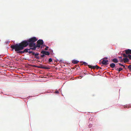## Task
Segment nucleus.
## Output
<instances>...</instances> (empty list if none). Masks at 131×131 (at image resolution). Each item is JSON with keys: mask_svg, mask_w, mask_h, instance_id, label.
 Wrapping results in <instances>:
<instances>
[{"mask_svg": "<svg viewBox=\"0 0 131 131\" xmlns=\"http://www.w3.org/2000/svg\"><path fill=\"white\" fill-rule=\"evenodd\" d=\"M38 40L37 38L35 37H32L26 40H24L21 43L18 44H16L10 46V48L14 49L16 51H20L23 49L24 47H26L28 45L30 48L28 49V50H35L36 48L35 46V42Z\"/></svg>", "mask_w": 131, "mask_h": 131, "instance_id": "obj_1", "label": "nucleus"}, {"mask_svg": "<svg viewBox=\"0 0 131 131\" xmlns=\"http://www.w3.org/2000/svg\"><path fill=\"white\" fill-rule=\"evenodd\" d=\"M37 44H35V46L36 48L38 47L40 48L41 45H42L43 44V41L42 40H39L37 42Z\"/></svg>", "mask_w": 131, "mask_h": 131, "instance_id": "obj_2", "label": "nucleus"}, {"mask_svg": "<svg viewBox=\"0 0 131 131\" xmlns=\"http://www.w3.org/2000/svg\"><path fill=\"white\" fill-rule=\"evenodd\" d=\"M108 61L107 60V58H105L103 59L101 63L103 65H107L108 63Z\"/></svg>", "mask_w": 131, "mask_h": 131, "instance_id": "obj_3", "label": "nucleus"}, {"mask_svg": "<svg viewBox=\"0 0 131 131\" xmlns=\"http://www.w3.org/2000/svg\"><path fill=\"white\" fill-rule=\"evenodd\" d=\"M41 53L42 54L48 56L50 54V53L48 52L45 51L44 50L42 51L41 52Z\"/></svg>", "mask_w": 131, "mask_h": 131, "instance_id": "obj_4", "label": "nucleus"}, {"mask_svg": "<svg viewBox=\"0 0 131 131\" xmlns=\"http://www.w3.org/2000/svg\"><path fill=\"white\" fill-rule=\"evenodd\" d=\"M18 51L17 52L18 53H20L22 54V53H24V52L27 53L28 52V49H25L23 51Z\"/></svg>", "mask_w": 131, "mask_h": 131, "instance_id": "obj_5", "label": "nucleus"}, {"mask_svg": "<svg viewBox=\"0 0 131 131\" xmlns=\"http://www.w3.org/2000/svg\"><path fill=\"white\" fill-rule=\"evenodd\" d=\"M33 55H35V58H36L39 59V56H38L39 55V53H35V52L32 54Z\"/></svg>", "mask_w": 131, "mask_h": 131, "instance_id": "obj_6", "label": "nucleus"}, {"mask_svg": "<svg viewBox=\"0 0 131 131\" xmlns=\"http://www.w3.org/2000/svg\"><path fill=\"white\" fill-rule=\"evenodd\" d=\"M125 52L127 54H131V50L128 49L125 50Z\"/></svg>", "mask_w": 131, "mask_h": 131, "instance_id": "obj_7", "label": "nucleus"}, {"mask_svg": "<svg viewBox=\"0 0 131 131\" xmlns=\"http://www.w3.org/2000/svg\"><path fill=\"white\" fill-rule=\"evenodd\" d=\"M123 60H124V63H126V62H128L129 61V59L128 58H124L123 59Z\"/></svg>", "mask_w": 131, "mask_h": 131, "instance_id": "obj_8", "label": "nucleus"}, {"mask_svg": "<svg viewBox=\"0 0 131 131\" xmlns=\"http://www.w3.org/2000/svg\"><path fill=\"white\" fill-rule=\"evenodd\" d=\"M112 61L113 62L115 63H117L118 62V61L116 58H114L112 60Z\"/></svg>", "mask_w": 131, "mask_h": 131, "instance_id": "obj_9", "label": "nucleus"}, {"mask_svg": "<svg viewBox=\"0 0 131 131\" xmlns=\"http://www.w3.org/2000/svg\"><path fill=\"white\" fill-rule=\"evenodd\" d=\"M115 64L113 63H111L110 65V67L112 68H114L115 67Z\"/></svg>", "mask_w": 131, "mask_h": 131, "instance_id": "obj_10", "label": "nucleus"}, {"mask_svg": "<svg viewBox=\"0 0 131 131\" xmlns=\"http://www.w3.org/2000/svg\"><path fill=\"white\" fill-rule=\"evenodd\" d=\"M79 62V61L75 60H73L72 61V63L74 64L77 63Z\"/></svg>", "mask_w": 131, "mask_h": 131, "instance_id": "obj_11", "label": "nucleus"}, {"mask_svg": "<svg viewBox=\"0 0 131 131\" xmlns=\"http://www.w3.org/2000/svg\"><path fill=\"white\" fill-rule=\"evenodd\" d=\"M43 69H49L50 68L45 65H44Z\"/></svg>", "mask_w": 131, "mask_h": 131, "instance_id": "obj_12", "label": "nucleus"}, {"mask_svg": "<svg viewBox=\"0 0 131 131\" xmlns=\"http://www.w3.org/2000/svg\"><path fill=\"white\" fill-rule=\"evenodd\" d=\"M88 66L90 68L94 69L95 66H92L91 65H89Z\"/></svg>", "mask_w": 131, "mask_h": 131, "instance_id": "obj_13", "label": "nucleus"}, {"mask_svg": "<svg viewBox=\"0 0 131 131\" xmlns=\"http://www.w3.org/2000/svg\"><path fill=\"white\" fill-rule=\"evenodd\" d=\"M100 68V67H99L98 66H97V65H96L95 66L94 69H95V68H96L97 69H98Z\"/></svg>", "mask_w": 131, "mask_h": 131, "instance_id": "obj_14", "label": "nucleus"}, {"mask_svg": "<svg viewBox=\"0 0 131 131\" xmlns=\"http://www.w3.org/2000/svg\"><path fill=\"white\" fill-rule=\"evenodd\" d=\"M128 68L130 71H131V64L128 66Z\"/></svg>", "mask_w": 131, "mask_h": 131, "instance_id": "obj_15", "label": "nucleus"}, {"mask_svg": "<svg viewBox=\"0 0 131 131\" xmlns=\"http://www.w3.org/2000/svg\"><path fill=\"white\" fill-rule=\"evenodd\" d=\"M52 61V59L51 58H50L49 59L48 61L49 62H50Z\"/></svg>", "mask_w": 131, "mask_h": 131, "instance_id": "obj_16", "label": "nucleus"}, {"mask_svg": "<svg viewBox=\"0 0 131 131\" xmlns=\"http://www.w3.org/2000/svg\"><path fill=\"white\" fill-rule=\"evenodd\" d=\"M123 57H125L126 58H127V56L125 54H123Z\"/></svg>", "mask_w": 131, "mask_h": 131, "instance_id": "obj_17", "label": "nucleus"}, {"mask_svg": "<svg viewBox=\"0 0 131 131\" xmlns=\"http://www.w3.org/2000/svg\"><path fill=\"white\" fill-rule=\"evenodd\" d=\"M118 64H119V65L121 66H123L124 67V68H125V66L124 65L120 63H118Z\"/></svg>", "mask_w": 131, "mask_h": 131, "instance_id": "obj_18", "label": "nucleus"}, {"mask_svg": "<svg viewBox=\"0 0 131 131\" xmlns=\"http://www.w3.org/2000/svg\"><path fill=\"white\" fill-rule=\"evenodd\" d=\"M127 57H128L131 60V55H128L127 56Z\"/></svg>", "mask_w": 131, "mask_h": 131, "instance_id": "obj_19", "label": "nucleus"}, {"mask_svg": "<svg viewBox=\"0 0 131 131\" xmlns=\"http://www.w3.org/2000/svg\"><path fill=\"white\" fill-rule=\"evenodd\" d=\"M123 70V69L121 68H119V69L118 70V71L119 72H120L122 70Z\"/></svg>", "mask_w": 131, "mask_h": 131, "instance_id": "obj_20", "label": "nucleus"}, {"mask_svg": "<svg viewBox=\"0 0 131 131\" xmlns=\"http://www.w3.org/2000/svg\"><path fill=\"white\" fill-rule=\"evenodd\" d=\"M29 54H30V53H32V54H33V53H34V52L32 51H28V52Z\"/></svg>", "mask_w": 131, "mask_h": 131, "instance_id": "obj_21", "label": "nucleus"}, {"mask_svg": "<svg viewBox=\"0 0 131 131\" xmlns=\"http://www.w3.org/2000/svg\"><path fill=\"white\" fill-rule=\"evenodd\" d=\"M45 56V54H43L41 55V57L42 58L44 57Z\"/></svg>", "mask_w": 131, "mask_h": 131, "instance_id": "obj_22", "label": "nucleus"}, {"mask_svg": "<svg viewBox=\"0 0 131 131\" xmlns=\"http://www.w3.org/2000/svg\"><path fill=\"white\" fill-rule=\"evenodd\" d=\"M55 93L57 94H58L59 93V92L58 91H56L55 92Z\"/></svg>", "mask_w": 131, "mask_h": 131, "instance_id": "obj_23", "label": "nucleus"}, {"mask_svg": "<svg viewBox=\"0 0 131 131\" xmlns=\"http://www.w3.org/2000/svg\"><path fill=\"white\" fill-rule=\"evenodd\" d=\"M83 64L85 66L88 65V63L86 62H84Z\"/></svg>", "mask_w": 131, "mask_h": 131, "instance_id": "obj_24", "label": "nucleus"}, {"mask_svg": "<svg viewBox=\"0 0 131 131\" xmlns=\"http://www.w3.org/2000/svg\"><path fill=\"white\" fill-rule=\"evenodd\" d=\"M48 48H49V47H47V46L46 47L45 49V50H48Z\"/></svg>", "mask_w": 131, "mask_h": 131, "instance_id": "obj_25", "label": "nucleus"}, {"mask_svg": "<svg viewBox=\"0 0 131 131\" xmlns=\"http://www.w3.org/2000/svg\"><path fill=\"white\" fill-rule=\"evenodd\" d=\"M43 66L41 65V66L40 67V68H41V69H43Z\"/></svg>", "mask_w": 131, "mask_h": 131, "instance_id": "obj_26", "label": "nucleus"}, {"mask_svg": "<svg viewBox=\"0 0 131 131\" xmlns=\"http://www.w3.org/2000/svg\"><path fill=\"white\" fill-rule=\"evenodd\" d=\"M123 59H120V61L121 62H122L123 61Z\"/></svg>", "mask_w": 131, "mask_h": 131, "instance_id": "obj_27", "label": "nucleus"}, {"mask_svg": "<svg viewBox=\"0 0 131 131\" xmlns=\"http://www.w3.org/2000/svg\"><path fill=\"white\" fill-rule=\"evenodd\" d=\"M33 66L34 67H37V66H36V65H33Z\"/></svg>", "mask_w": 131, "mask_h": 131, "instance_id": "obj_28", "label": "nucleus"}, {"mask_svg": "<svg viewBox=\"0 0 131 131\" xmlns=\"http://www.w3.org/2000/svg\"><path fill=\"white\" fill-rule=\"evenodd\" d=\"M40 66H37V68H40Z\"/></svg>", "mask_w": 131, "mask_h": 131, "instance_id": "obj_29", "label": "nucleus"}, {"mask_svg": "<svg viewBox=\"0 0 131 131\" xmlns=\"http://www.w3.org/2000/svg\"><path fill=\"white\" fill-rule=\"evenodd\" d=\"M122 57H119V58H121V59H122Z\"/></svg>", "mask_w": 131, "mask_h": 131, "instance_id": "obj_30", "label": "nucleus"}, {"mask_svg": "<svg viewBox=\"0 0 131 131\" xmlns=\"http://www.w3.org/2000/svg\"><path fill=\"white\" fill-rule=\"evenodd\" d=\"M51 52H53V50H51Z\"/></svg>", "mask_w": 131, "mask_h": 131, "instance_id": "obj_31", "label": "nucleus"}, {"mask_svg": "<svg viewBox=\"0 0 131 131\" xmlns=\"http://www.w3.org/2000/svg\"><path fill=\"white\" fill-rule=\"evenodd\" d=\"M118 68H117V69H116V70H118Z\"/></svg>", "mask_w": 131, "mask_h": 131, "instance_id": "obj_32", "label": "nucleus"}, {"mask_svg": "<svg viewBox=\"0 0 131 131\" xmlns=\"http://www.w3.org/2000/svg\"><path fill=\"white\" fill-rule=\"evenodd\" d=\"M60 61H61V62H62V60H60Z\"/></svg>", "mask_w": 131, "mask_h": 131, "instance_id": "obj_33", "label": "nucleus"}]
</instances>
